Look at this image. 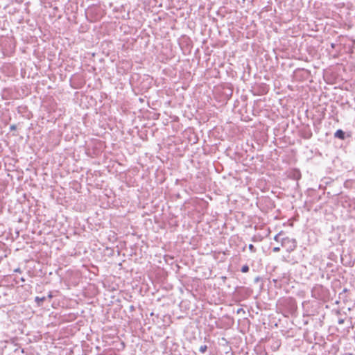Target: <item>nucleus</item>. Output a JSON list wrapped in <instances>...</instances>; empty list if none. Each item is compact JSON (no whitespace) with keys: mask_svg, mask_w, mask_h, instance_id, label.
<instances>
[{"mask_svg":"<svg viewBox=\"0 0 355 355\" xmlns=\"http://www.w3.org/2000/svg\"><path fill=\"white\" fill-rule=\"evenodd\" d=\"M281 245L286 248L288 252H292L297 248V241L295 239L284 237L281 239Z\"/></svg>","mask_w":355,"mask_h":355,"instance_id":"nucleus-1","label":"nucleus"},{"mask_svg":"<svg viewBox=\"0 0 355 355\" xmlns=\"http://www.w3.org/2000/svg\"><path fill=\"white\" fill-rule=\"evenodd\" d=\"M300 135L303 139H309L311 138L313 134L310 128L306 126L300 130Z\"/></svg>","mask_w":355,"mask_h":355,"instance_id":"nucleus-2","label":"nucleus"},{"mask_svg":"<svg viewBox=\"0 0 355 355\" xmlns=\"http://www.w3.org/2000/svg\"><path fill=\"white\" fill-rule=\"evenodd\" d=\"M334 137L336 138L344 140L345 139V132L341 129L337 130L334 133Z\"/></svg>","mask_w":355,"mask_h":355,"instance_id":"nucleus-3","label":"nucleus"},{"mask_svg":"<svg viewBox=\"0 0 355 355\" xmlns=\"http://www.w3.org/2000/svg\"><path fill=\"white\" fill-rule=\"evenodd\" d=\"M46 297H35V302L37 303L38 306H40L42 305L43 302L45 301Z\"/></svg>","mask_w":355,"mask_h":355,"instance_id":"nucleus-4","label":"nucleus"},{"mask_svg":"<svg viewBox=\"0 0 355 355\" xmlns=\"http://www.w3.org/2000/svg\"><path fill=\"white\" fill-rule=\"evenodd\" d=\"M284 234L283 232H280L279 234H277V235L275 236L274 237V239L275 241H276L277 242H280L281 243V239H283L284 237H282V236Z\"/></svg>","mask_w":355,"mask_h":355,"instance_id":"nucleus-5","label":"nucleus"},{"mask_svg":"<svg viewBox=\"0 0 355 355\" xmlns=\"http://www.w3.org/2000/svg\"><path fill=\"white\" fill-rule=\"evenodd\" d=\"M207 346L206 345H201L199 348V352L201 353V354H204L205 353V352L207 351Z\"/></svg>","mask_w":355,"mask_h":355,"instance_id":"nucleus-6","label":"nucleus"},{"mask_svg":"<svg viewBox=\"0 0 355 355\" xmlns=\"http://www.w3.org/2000/svg\"><path fill=\"white\" fill-rule=\"evenodd\" d=\"M241 271L243 273L248 272L249 271V266L247 264L243 265L241 269Z\"/></svg>","mask_w":355,"mask_h":355,"instance_id":"nucleus-7","label":"nucleus"},{"mask_svg":"<svg viewBox=\"0 0 355 355\" xmlns=\"http://www.w3.org/2000/svg\"><path fill=\"white\" fill-rule=\"evenodd\" d=\"M248 248L253 253L256 252V251H257L256 248L252 244H250L248 246Z\"/></svg>","mask_w":355,"mask_h":355,"instance_id":"nucleus-8","label":"nucleus"},{"mask_svg":"<svg viewBox=\"0 0 355 355\" xmlns=\"http://www.w3.org/2000/svg\"><path fill=\"white\" fill-rule=\"evenodd\" d=\"M338 322L339 324H343L345 322V319L339 318Z\"/></svg>","mask_w":355,"mask_h":355,"instance_id":"nucleus-9","label":"nucleus"},{"mask_svg":"<svg viewBox=\"0 0 355 355\" xmlns=\"http://www.w3.org/2000/svg\"><path fill=\"white\" fill-rule=\"evenodd\" d=\"M280 250V248L279 247H275L273 249H272V251L275 252H277Z\"/></svg>","mask_w":355,"mask_h":355,"instance_id":"nucleus-10","label":"nucleus"},{"mask_svg":"<svg viewBox=\"0 0 355 355\" xmlns=\"http://www.w3.org/2000/svg\"><path fill=\"white\" fill-rule=\"evenodd\" d=\"M130 311H135V306H134L133 305H130Z\"/></svg>","mask_w":355,"mask_h":355,"instance_id":"nucleus-11","label":"nucleus"},{"mask_svg":"<svg viewBox=\"0 0 355 355\" xmlns=\"http://www.w3.org/2000/svg\"><path fill=\"white\" fill-rule=\"evenodd\" d=\"M52 297H53V295H52L51 292H50L48 295V298L51 299Z\"/></svg>","mask_w":355,"mask_h":355,"instance_id":"nucleus-12","label":"nucleus"},{"mask_svg":"<svg viewBox=\"0 0 355 355\" xmlns=\"http://www.w3.org/2000/svg\"><path fill=\"white\" fill-rule=\"evenodd\" d=\"M340 313H340V310H336V314L337 315H340Z\"/></svg>","mask_w":355,"mask_h":355,"instance_id":"nucleus-13","label":"nucleus"},{"mask_svg":"<svg viewBox=\"0 0 355 355\" xmlns=\"http://www.w3.org/2000/svg\"><path fill=\"white\" fill-rule=\"evenodd\" d=\"M10 129H11V130H15V129H16V126H15V125H12L10 126Z\"/></svg>","mask_w":355,"mask_h":355,"instance_id":"nucleus-14","label":"nucleus"},{"mask_svg":"<svg viewBox=\"0 0 355 355\" xmlns=\"http://www.w3.org/2000/svg\"><path fill=\"white\" fill-rule=\"evenodd\" d=\"M15 272H21V270H20V268H17V269H15Z\"/></svg>","mask_w":355,"mask_h":355,"instance_id":"nucleus-15","label":"nucleus"},{"mask_svg":"<svg viewBox=\"0 0 355 355\" xmlns=\"http://www.w3.org/2000/svg\"><path fill=\"white\" fill-rule=\"evenodd\" d=\"M242 310H243L242 309H238L237 313H239L240 312H241Z\"/></svg>","mask_w":355,"mask_h":355,"instance_id":"nucleus-16","label":"nucleus"},{"mask_svg":"<svg viewBox=\"0 0 355 355\" xmlns=\"http://www.w3.org/2000/svg\"><path fill=\"white\" fill-rule=\"evenodd\" d=\"M349 355H353L352 354H349Z\"/></svg>","mask_w":355,"mask_h":355,"instance_id":"nucleus-17","label":"nucleus"}]
</instances>
